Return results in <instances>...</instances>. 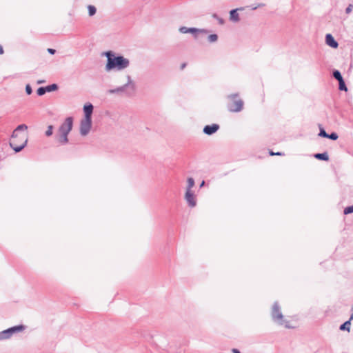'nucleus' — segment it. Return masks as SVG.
Segmentation results:
<instances>
[{"label": "nucleus", "mask_w": 353, "mask_h": 353, "mask_svg": "<svg viewBox=\"0 0 353 353\" xmlns=\"http://www.w3.org/2000/svg\"><path fill=\"white\" fill-rule=\"evenodd\" d=\"M3 53V50L2 46L0 45V54H2Z\"/></svg>", "instance_id": "34"}, {"label": "nucleus", "mask_w": 353, "mask_h": 353, "mask_svg": "<svg viewBox=\"0 0 353 353\" xmlns=\"http://www.w3.org/2000/svg\"><path fill=\"white\" fill-rule=\"evenodd\" d=\"M23 329V325H17L0 332V341L10 339L14 333L21 332Z\"/></svg>", "instance_id": "6"}, {"label": "nucleus", "mask_w": 353, "mask_h": 353, "mask_svg": "<svg viewBox=\"0 0 353 353\" xmlns=\"http://www.w3.org/2000/svg\"><path fill=\"white\" fill-rule=\"evenodd\" d=\"M208 40L210 43H214L218 40V36L216 34H210L208 37Z\"/></svg>", "instance_id": "19"}, {"label": "nucleus", "mask_w": 353, "mask_h": 353, "mask_svg": "<svg viewBox=\"0 0 353 353\" xmlns=\"http://www.w3.org/2000/svg\"><path fill=\"white\" fill-rule=\"evenodd\" d=\"M27 129L28 126L26 125L21 124L17 127L12 133L10 145L16 152H19L23 149L28 142L27 137L26 135L19 136L18 132Z\"/></svg>", "instance_id": "2"}, {"label": "nucleus", "mask_w": 353, "mask_h": 353, "mask_svg": "<svg viewBox=\"0 0 353 353\" xmlns=\"http://www.w3.org/2000/svg\"><path fill=\"white\" fill-rule=\"evenodd\" d=\"M184 198L190 207L194 208L196 206V199L194 191L185 192Z\"/></svg>", "instance_id": "9"}, {"label": "nucleus", "mask_w": 353, "mask_h": 353, "mask_svg": "<svg viewBox=\"0 0 353 353\" xmlns=\"http://www.w3.org/2000/svg\"><path fill=\"white\" fill-rule=\"evenodd\" d=\"M352 8H353V6H352V5H351V4H350V5H349V6L347 7L346 10H345V12H346L347 14H350V13L352 12Z\"/></svg>", "instance_id": "29"}, {"label": "nucleus", "mask_w": 353, "mask_h": 353, "mask_svg": "<svg viewBox=\"0 0 353 353\" xmlns=\"http://www.w3.org/2000/svg\"><path fill=\"white\" fill-rule=\"evenodd\" d=\"M338 134L335 132H332L330 134H328V137L327 138H329L332 140H336L338 139Z\"/></svg>", "instance_id": "26"}, {"label": "nucleus", "mask_w": 353, "mask_h": 353, "mask_svg": "<svg viewBox=\"0 0 353 353\" xmlns=\"http://www.w3.org/2000/svg\"><path fill=\"white\" fill-rule=\"evenodd\" d=\"M26 92L28 94H30L32 92L31 86L29 84L26 86Z\"/></svg>", "instance_id": "28"}, {"label": "nucleus", "mask_w": 353, "mask_h": 353, "mask_svg": "<svg viewBox=\"0 0 353 353\" xmlns=\"http://www.w3.org/2000/svg\"><path fill=\"white\" fill-rule=\"evenodd\" d=\"M350 213H353V205L352 206L345 208L344 210L345 214H350Z\"/></svg>", "instance_id": "25"}, {"label": "nucleus", "mask_w": 353, "mask_h": 353, "mask_svg": "<svg viewBox=\"0 0 353 353\" xmlns=\"http://www.w3.org/2000/svg\"><path fill=\"white\" fill-rule=\"evenodd\" d=\"M320 137H325L327 138L328 137V134L326 133V132L323 129H320V132L319 134Z\"/></svg>", "instance_id": "27"}, {"label": "nucleus", "mask_w": 353, "mask_h": 353, "mask_svg": "<svg viewBox=\"0 0 353 353\" xmlns=\"http://www.w3.org/2000/svg\"><path fill=\"white\" fill-rule=\"evenodd\" d=\"M236 95H231L230 97L232 99V102L228 105V109L231 112H240L243 105L241 99H236Z\"/></svg>", "instance_id": "7"}, {"label": "nucleus", "mask_w": 353, "mask_h": 353, "mask_svg": "<svg viewBox=\"0 0 353 353\" xmlns=\"http://www.w3.org/2000/svg\"><path fill=\"white\" fill-rule=\"evenodd\" d=\"M264 5L263 4H259L257 7H261V6H263Z\"/></svg>", "instance_id": "37"}, {"label": "nucleus", "mask_w": 353, "mask_h": 353, "mask_svg": "<svg viewBox=\"0 0 353 353\" xmlns=\"http://www.w3.org/2000/svg\"><path fill=\"white\" fill-rule=\"evenodd\" d=\"M219 128V125L212 124L211 125H205L203 128V132L206 134L211 135L215 133Z\"/></svg>", "instance_id": "12"}, {"label": "nucleus", "mask_w": 353, "mask_h": 353, "mask_svg": "<svg viewBox=\"0 0 353 353\" xmlns=\"http://www.w3.org/2000/svg\"><path fill=\"white\" fill-rule=\"evenodd\" d=\"M204 184H205V181H203L201 182V183L200 184V188H202V187L204 185Z\"/></svg>", "instance_id": "35"}, {"label": "nucleus", "mask_w": 353, "mask_h": 353, "mask_svg": "<svg viewBox=\"0 0 353 353\" xmlns=\"http://www.w3.org/2000/svg\"><path fill=\"white\" fill-rule=\"evenodd\" d=\"M339 90H340L347 91V87H346V85L345 84V82H344L343 79L339 81Z\"/></svg>", "instance_id": "22"}, {"label": "nucleus", "mask_w": 353, "mask_h": 353, "mask_svg": "<svg viewBox=\"0 0 353 353\" xmlns=\"http://www.w3.org/2000/svg\"><path fill=\"white\" fill-rule=\"evenodd\" d=\"M89 16L92 17L96 14L97 9L94 6L89 5L88 6Z\"/></svg>", "instance_id": "18"}, {"label": "nucleus", "mask_w": 353, "mask_h": 353, "mask_svg": "<svg viewBox=\"0 0 353 353\" xmlns=\"http://www.w3.org/2000/svg\"><path fill=\"white\" fill-rule=\"evenodd\" d=\"M272 317L273 320L281 325H284L286 328H292L289 321L284 320L283 315L281 312V308L277 302H275L272 306Z\"/></svg>", "instance_id": "4"}, {"label": "nucleus", "mask_w": 353, "mask_h": 353, "mask_svg": "<svg viewBox=\"0 0 353 353\" xmlns=\"http://www.w3.org/2000/svg\"><path fill=\"white\" fill-rule=\"evenodd\" d=\"M333 76L334 77L337 79L339 81L343 79L340 72L338 71V70H335L334 72H333Z\"/></svg>", "instance_id": "21"}, {"label": "nucleus", "mask_w": 353, "mask_h": 353, "mask_svg": "<svg viewBox=\"0 0 353 353\" xmlns=\"http://www.w3.org/2000/svg\"><path fill=\"white\" fill-rule=\"evenodd\" d=\"M37 94L39 96L43 95L47 91L46 90V87H41L37 90Z\"/></svg>", "instance_id": "24"}, {"label": "nucleus", "mask_w": 353, "mask_h": 353, "mask_svg": "<svg viewBox=\"0 0 353 353\" xmlns=\"http://www.w3.org/2000/svg\"><path fill=\"white\" fill-rule=\"evenodd\" d=\"M94 107L92 103H86L84 104L83 110L84 113V118L87 119H92V114L93 112Z\"/></svg>", "instance_id": "10"}, {"label": "nucleus", "mask_w": 353, "mask_h": 353, "mask_svg": "<svg viewBox=\"0 0 353 353\" xmlns=\"http://www.w3.org/2000/svg\"><path fill=\"white\" fill-rule=\"evenodd\" d=\"M103 55L107 57V63L105 66L107 72L112 70L121 71L130 66V60L122 55L116 54L112 51L105 52Z\"/></svg>", "instance_id": "1"}, {"label": "nucleus", "mask_w": 353, "mask_h": 353, "mask_svg": "<svg viewBox=\"0 0 353 353\" xmlns=\"http://www.w3.org/2000/svg\"><path fill=\"white\" fill-rule=\"evenodd\" d=\"M351 321L352 320H350V319L348 321H345L343 324H342L340 326V330H347L349 332L350 330V325H351L350 321Z\"/></svg>", "instance_id": "17"}, {"label": "nucleus", "mask_w": 353, "mask_h": 353, "mask_svg": "<svg viewBox=\"0 0 353 353\" xmlns=\"http://www.w3.org/2000/svg\"><path fill=\"white\" fill-rule=\"evenodd\" d=\"M52 133H53V126L50 125L48 127V129L46 131V135L47 137H50L52 134Z\"/></svg>", "instance_id": "23"}, {"label": "nucleus", "mask_w": 353, "mask_h": 353, "mask_svg": "<svg viewBox=\"0 0 353 353\" xmlns=\"http://www.w3.org/2000/svg\"><path fill=\"white\" fill-rule=\"evenodd\" d=\"M232 352H233V353H241L240 351L238 350L237 349H233Z\"/></svg>", "instance_id": "33"}, {"label": "nucleus", "mask_w": 353, "mask_h": 353, "mask_svg": "<svg viewBox=\"0 0 353 353\" xmlns=\"http://www.w3.org/2000/svg\"><path fill=\"white\" fill-rule=\"evenodd\" d=\"M351 316H350V320H352L353 319V306L352 307V309H351Z\"/></svg>", "instance_id": "32"}, {"label": "nucleus", "mask_w": 353, "mask_h": 353, "mask_svg": "<svg viewBox=\"0 0 353 353\" xmlns=\"http://www.w3.org/2000/svg\"><path fill=\"white\" fill-rule=\"evenodd\" d=\"M92 127V119H83L80 123V134L81 136H86L90 131Z\"/></svg>", "instance_id": "8"}, {"label": "nucleus", "mask_w": 353, "mask_h": 353, "mask_svg": "<svg viewBox=\"0 0 353 353\" xmlns=\"http://www.w3.org/2000/svg\"><path fill=\"white\" fill-rule=\"evenodd\" d=\"M48 52L49 53H50L51 54H54L55 53V52H56V51H55V50H54V49L48 48Z\"/></svg>", "instance_id": "30"}, {"label": "nucleus", "mask_w": 353, "mask_h": 353, "mask_svg": "<svg viewBox=\"0 0 353 353\" xmlns=\"http://www.w3.org/2000/svg\"><path fill=\"white\" fill-rule=\"evenodd\" d=\"M325 43L327 46L336 48L339 46L338 43L335 41L334 38L331 34H327L325 36Z\"/></svg>", "instance_id": "13"}, {"label": "nucleus", "mask_w": 353, "mask_h": 353, "mask_svg": "<svg viewBox=\"0 0 353 353\" xmlns=\"http://www.w3.org/2000/svg\"><path fill=\"white\" fill-rule=\"evenodd\" d=\"M194 180L192 177H189L187 179V186L185 192L193 191L192 188L194 186Z\"/></svg>", "instance_id": "15"}, {"label": "nucleus", "mask_w": 353, "mask_h": 353, "mask_svg": "<svg viewBox=\"0 0 353 353\" xmlns=\"http://www.w3.org/2000/svg\"><path fill=\"white\" fill-rule=\"evenodd\" d=\"M73 120L72 117H68L64 122L60 125L56 138L57 141L61 145L68 143V136L72 130Z\"/></svg>", "instance_id": "3"}, {"label": "nucleus", "mask_w": 353, "mask_h": 353, "mask_svg": "<svg viewBox=\"0 0 353 353\" xmlns=\"http://www.w3.org/2000/svg\"><path fill=\"white\" fill-rule=\"evenodd\" d=\"M179 32L183 34L191 33L195 39H199L200 36L206 35L208 31L205 29H199L196 28L181 27Z\"/></svg>", "instance_id": "5"}, {"label": "nucleus", "mask_w": 353, "mask_h": 353, "mask_svg": "<svg viewBox=\"0 0 353 353\" xmlns=\"http://www.w3.org/2000/svg\"><path fill=\"white\" fill-rule=\"evenodd\" d=\"M314 157L317 159L323 161H327L329 159V157L327 152L316 154Z\"/></svg>", "instance_id": "16"}, {"label": "nucleus", "mask_w": 353, "mask_h": 353, "mask_svg": "<svg viewBox=\"0 0 353 353\" xmlns=\"http://www.w3.org/2000/svg\"><path fill=\"white\" fill-rule=\"evenodd\" d=\"M270 155H282V154L281 152H276V153H274L272 152H270Z\"/></svg>", "instance_id": "31"}, {"label": "nucleus", "mask_w": 353, "mask_h": 353, "mask_svg": "<svg viewBox=\"0 0 353 353\" xmlns=\"http://www.w3.org/2000/svg\"><path fill=\"white\" fill-rule=\"evenodd\" d=\"M237 10L238 9H234L230 12V19L232 21L238 22L239 21V16Z\"/></svg>", "instance_id": "14"}, {"label": "nucleus", "mask_w": 353, "mask_h": 353, "mask_svg": "<svg viewBox=\"0 0 353 353\" xmlns=\"http://www.w3.org/2000/svg\"><path fill=\"white\" fill-rule=\"evenodd\" d=\"M58 89V86L57 84H52L46 87V90L47 92H52L57 90Z\"/></svg>", "instance_id": "20"}, {"label": "nucleus", "mask_w": 353, "mask_h": 353, "mask_svg": "<svg viewBox=\"0 0 353 353\" xmlns=\"http://www.w3.org/2000/svg\"><path fill=\"white\" fill-rule=\"evenodd\" d=\"M43 82H44V81H39L37 83L39 84V83H42Z\"/></svg>", "instance_id": "36"}, {"label": "nucleus", "mask_w": 353, "mask_h": 353, "mask_svg": "<svg viewBox=\"0 0 353 353\" xmlns=\"http://www.w3.org/2000/svg\"><path fill=\"white\" fill-rule=\"evenodd\" d=\"M128 81L125 85L119 87L116 89L110 90H108V92L110 94L119 93V92H123L125 90V88H127V86H128L129 85H132V86H134V84L132 82V80H131V78L130 76L128 77Z\"/></svg>", "instance_id": "11"}]
</instances>
